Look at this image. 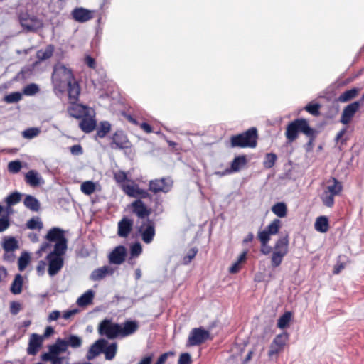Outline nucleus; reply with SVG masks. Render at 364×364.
Masks as SVG:
<instances>
[{
	"label": "nucleus",
	"instance_id": "obj_1",
	"mask_svg": "<svg viewBox=\"0 0 364 364\" xmlns=\"http://www.w3.org/2000/svg\"><path fill=\"white\" fill-rule=\"evenodd\" d=\"M139 328L136 320L127 319L123 323L114 322L112 318H103L97 326L100 336L108 340L124 338L133 335Z\"/></svg>",
	"mask_w": 364,
	"mask_h": 364
},
{
	"label": "nucleus",
	"instance_id": "obj_2",
	"mask_svg": "<svg viewBox=\"0 0 364 364\" xmlns=\"http://www.w3.org/2000/svg\"><path fill=\"white\" fill-rule=\"evenodd\" d=\"M51 79L55 90L63 92L67 87L70 101L75 102L78 100L80 87L74 77L73 70H53Z\"/></svg>",
	"mask_w": 364,
	"mask_h": 364
},
{
	"label": "nucleus",
	"instance_id": "obj_3",
	"mask_svg": "<svg viewBox=\"0 0 364 364\" xmlns=\"http://www.w3.org/2000/svg\"><path fill=\"white\" fill-rule=\"evenodd\" d=\"M258 132L255 127L247 130L230 136L226 146L232 149L255 148L257 145Z\"/></svg>",
	"mask_w": 364,
	"mask_h": 364
},
{
	"label": "nucleus",
	"instance_id": "obj_4",
	"mask_svg": "<svg viewBox=\"0 0 364 364\" xmlns=\"http://www.w3.org/2000/svg\"><path fill=\"white\" fill-rule=\"evenodd\" d=\"M311 127L305 118H296L289 122L285 131V136L288 144H291L299 136L300 133L310 134Z\"/></svg>",
	"mask_w": 364,
	"mask_h": 364
},
{
	"label": "nucleus",
	"instance_id": "obj_5",
	"mask_svg": "<svg viewBox=\"0 0 364 364\" xmlns=\"http://www.w3.org/2000/svg\"><path fill=\"white\" fill-rule=\"evenodd\" d=\"M18 21L25 33H36L43 28V21L37 16L28 11H20L18 14Z\"/></svg>",
	"mask_w": 364,
	"mask_h": 364
},
{
	"label": "nucleus",
	"instance_id": "obj_6",
	"mask_svg": "<svg viewBox=\"0 0 364 364\" xmlns=\"http://www.w3.org/2000/svg\"><path fill=\"white\" fill-rule=\"evenodd\" d=\"M67 250H53L50 252L46 259L48 262V273L50 277L55 276L63 267L64 255Z\"/></svg>",
	"mask_w": 364,
	"mask_h": 364
},
{
	"label": "nucleus",
	"instance_id": "obj_7",
	"mask_svg": "<svg viewBox=\"0 0 364 364\" xmlns=\"http://www.w3.org/2000/svg\"><path fill=\"white\" fill-rule=\"evenodd\" d=\"M288 235L279 237L276 242L271 257V265L273 268H277L282 264L284 257L288 253Z\"/></svg>",
	"mask_w": 364,
	"mask_h": 364
},
{
	"label": "nucleus",
	"instance_id": "obj_8",
	"mask_svg": "<svg viewBox=\"0 0 364 364\" xmlns=\"http://www.w3.org/2000/svg\"><path fill=\"white\" fill-rule=\"evenodd\" d=\"M45 239L49 242L54 243L53 250H68V240L65 235V231L58 227L50 228L45 236Z\"/></svg>",
	"mask_w": 364,
	"mask_h": 364
},
{
	"label": "nucleus",
	"instance_id": "obj_9",
	"mask_svg": "<svg viewBox=\"0 0 364 364\" xmlns=\"http://www.w3.org/2000/svg\"><path fill=\"white\" fill-rule=\"evenodd\" d=\"M1 246L4 251L3 260L7 262H14L16 259L14 252L20 247L19 242L14 236H4Z\"/></svg>",
	"mask_w": 364,
	"mask_h": 364
},
{
	"label": "nucleus",
	"instance_id": "obj_10",
	"mask_svg": "<svg viewBox=\"0 0 364 364\" xmlns=\"http://www.w3.org/2000/svg\"><path fill=\"white\" fill-rule=\"evenodd\" d=\"M210 338V333L203 327L194 328L189 333L188 346H199Z\"/></svg>",
	"mask_w": 364,
	"mask_h": 364
},
{
	"label": "nucleus",
	"instance_id": "obj_11",
	"mask_svg": "<svg viewBox=\"0 0 364 364\" xmlns=\"http://www.w3.org/2000/svg\"><path fill=\"white\" fill-rule=\"evenodd\" d=\"M137 231L144 242L146 244L151 243L156 233L154 222L149 218H146L142 221L141 225L137 227Z\"/></svg>",
	"mask_w": 364,
	"mask_h": 364
},
{
	"label": "nucleus",
	"instance_id": "obj_12",
	"mask_svg": "<svg viewBox=\"0 0 364 364\" xmlns=\"http://www.w3.org/2000/svg\"><path fill=\"white\" fill-rule=\"evenodd\" d=\"M173 187V181L171 178H161L151 180L149 183V190L154 193L163 192L168 193Z\"/></svg>",
	"mask_w": 364,
	"mask_h": 364
},
{
	"label": "nucleus",
	"instance_id": "obj_13",
	"mask_svg": "<svg viewBox=\"0 0 364 364\" xmlns=\"http://www.w3.org/2000/svg\"><path fill=\"white\" fill-rule=\"evenodd\" d=\"M121 188L123 191L130 197L140 200L146 198L151 200L152 198V196L147 190L141 188L136 183H132V184H122Z\"/></svg>",
	"mask_w": 364,
	"mask_h": 364
},
{
	"label": "nucleus",
	"instance_id": "obj_14",
	"mask_svg": "<svg viewBox=\"0 0 364 364\" xmlns=\"http://www.w3.org/2000/svg\"><path fill=\"white\" fill-rule=\"evenodd\" d=\"M112 141L109 144L112 149H126L131 147V142L127 135L121 129L117 130L111 137Z\"/></svg>",
	"mask_w": 364,
	"mask_h": 364
},
{
	"label": "nucleus",
	"instance_id": "obj_15",
	"mask_svg": "<svg viewBox=\"0 0 364 364\" xmlns=\"http://www.w3.org/2000/svg\"><path fill=\"white\" fill-rule=\"evenodd\" d=\"M127 255V251L125 246L118 245L109 254V262L112 264L119 265L125 261Z\"/></svg>",
	"mask_w": 364,
	"mask_h": 364
},
{
	"label": "nucleus",
	"instance_id": "obj_16",
	"mask_svg": "<svg viewBox=\"0 0 364 364\" xmlns=\"http://www.w3.org/2000/svg\"><path fill=\"white\" fill-rule=\"evenodd\" d=\"M68 348L62 338H58L55 341L48 346V351L43 353L41 357L61 355L62 353H66Z\"/></svg>",
	"mask_w": 364,
	"mask_h": 364
},
{
	"label": "nucleus",
	"instance_id": "obj_17",
	"mask_svg": "<svg viewBox=\"0 0 364 364\" xmlns=\"http://www.w3.org/2000/svg\"><path fill=\"white\" fill-rule=\"evenodd\" d=\"M360 108L358 104L354 101L347 105L343 109L340 122L344 125L349 124Z\"/></svg>",
	"mask_w": 364,
	"mask_h": 364
},
{
	"label": "nucleus",
	"instance_id": "obj_18",
	"mask_svg": "<svg viewBox=\"0 0 364 364\" xmlns=\"http://www.w3.org/2000/svg\"><path fill=\"white\" fill-rule=\"evenodd\" d=\"M132 211L139 219L146 220L151 214V209L140 199H136L130 204Z\"/></svg>",
	"mask_w": 364,
	"mask_h": 364
},
{
	"label": "nucleus",
	"instance_id": "obj_19",
	"mask_svg": "<svg viewBox=\"0 0 364 364\" xmlns=\"http://www.w3.org/2000/svg\"><path fill=\"white\" fill-rule=\"evenodd\" d=\"M71 15L75 21L85 23L94 18V11L83 7H77L72 11Z\"/></svg>",
	"mask_w": 364,
	"mask_h": 364
},
{
	"label": "nucleus",
	"instance_id": "obj_20",
	"mask_svg": "<svg viewBox=\"0 0 364 364\" xmlns=\"http://www.w3.org/2000/svg\"><path fill=\"white\" fill-rule=\"evenodd\" d=\"M43 336L33 333L31 335L28 346L27 348V353L30 355H36L43 345Z\"/></svg>",
	"mask_w": 364,
	"mask_h": 364
},
{
	"label": "nucleus",
	"instance_id": "obj_21",
	"mask_svg": "<svg viewBox=\"0 0 364 364\" xmlns=\"http://www.w3.org/2000/svg\"><path fill=\"white\" fill-rule=\"evenodd\" d=\"M134 220L124 216L118 223L117 235L120 237H127L133 229Z\"/></svg>",
	"mask_w": 364,
	"mask_h": 364
},
{
	"label": "nucleus",
	"instance_id": "obj_22",
	"mask_svg": "<svg viewBox=\"0 0 364 364\" xmlns=\"http://www.w3.org/2000/svg\"><path fill=\"white\" fill-rule=\"evenodd\" d=\"M102 343H105V338H100L90 346L86 354V358L88 360H92L102 353Z\"/></svg>",
	"mask_w": 364,
	"mask_h": 364
},
{
	"label": "nucleus",
	"instance_id": "obj_23",
	"mask_svg": "<svg viewBox=\"0 0 364 364\" xmlns=\"http://www.w3.org/2000/svg\"><path fill=\"white\" fill-rule=\"evenodd\" d=\"M114 269L108 266L105 265L102 267L94 269L90 275V279L92 281H100L105 278L107 275L113 274Z\"/></svg>",
	"mask_w": 364,
	"mask_h": 364
},
{
	"label": "nucleus",
	"instance_id": "obj_24",
	"mask_svg": "<svg viewBox=\"0 0 364 364\" xmlns=\"http://www.w3.org/2000/svg\"><path fill=\"white\" fill-rule=\"evenodd\" d=\"M72 106L68 108L69 114L75 119L82 118L88 114V107L81 104L71 102Z\"/></svg>",
	"mask_w": 364,
	"mask_h": 364
},
{
	"label": "nucleus",
	"instance_id": "obj_25",
	"mask_svg": "<svg viewBox=\"0 0 364 364\" xmlns=\"http://www.w3.org/2000/svg\"><path fill=\"white\" fill-rule=\"evenodd\" d=\"M117 348L118 345L117 342L113 341L110 343L105 338V343H102V353L105 355V360H113L116 356Z\"/></svg>",
	"mask_w": 364,
	"mask_h": 364
},
{
	"label": "nucleus",
	"instance_id": "obj_26",
	"mask_svg": "<svg viewBox=\"0 0 364 364\" xmlns=\"http://www.w3.org/2000/svg\"><path fill=\"white\" fill-rule=\"evenodd\" d=\"M54 54V46L49 44L46 46L45 48H41L36 52L37 60L33 63V65H36L38 63L45 61L51 58Z\"/></svg>",
	"mask_w": 364,
	"mask_h": 364
},
{
	"label": "nucleus",
	"instance_id": "obj_27",
	"mask_svg": "<svg viewBox=\"0 0 364 364\" xmlns=\"http://www.w3.org/2000/svg\"><path fill=\"white\" fill-rule=\"evenodd\" d=\"M62 339L64 340V343H65L67 348H79L82 346L83 342L82 338L80 336L72 333L62 338Z\"/></svg>",
	"mask_w": 364,
	"mask_h": 364
},
{
	"label": "nucleus",
	"instance_id": "obj_28",
	"mask_svg": "<svg viewBox=\"0 0 364 364\" xmlns=\"http://www.w3.org/2000/svg\"><path fill=\"white\" fill-rule=\"evenodd\" d=\"M25 181L29 186L36 187L41 184L42 177L37 171L30 170L26 173Z\"/></svg>",
	"mask_w": 364,
	"mask_h": 364
},
{
	"label": "nucleus",
	"instance_id": "obj_29",
	"mask_svg": "<svg viewBox=\"0 0 364 364\" xmlns=\"http://www.w3.org/2000/svg\"><path fill=\"white\" fill-rule=\"evenodd\" d=\"M23 278L21 274H16L10 286V291L14 294H20L22 292Z\"/></svg>",
	"mask_w": 364,
	"mask_h": 364
},
{
	"label": "nucleus",
	"instance_id": "obj_30",
	"mask_svg": "<svg viewBox=\"0 0 364 364\" xmlns=\"http://www.w3.org/2000/svg\"><path fill=\"white\" fill-rule=\"evenodd\" d=\"M247 163V156L245 155L236 156L230 164V171L235 173L239 171Z\"/></svg>",
	"mask_w": 364,
	"mask_h": 364
},
{
	"label": "nucleus",
	"instance_id": "obj_31",
	"mask_svg": "<svg viewBox=\"0 0 364 364\" xmlns=\"http://www.w3.org/2000/svg\"><path fill=\"white\" fill-rule=\"evenodd\" d=\"M94 296L95 291L92 289H88L78 297L77 299V304L80 307H85L92 303Z\"/></svg>",
	"mask_w": 364,
	"mask_h": 364
},
{
	"label": "nucleus",
	"instance_id": "obj_32",
	"mask_svg": "<svg viewBox=\"0 0 364 364\" xmlns=\"http://www.w3.org/2000/svg\"><path fill=\"white\" fill-rule=\"evenodd\" d=\"M314 228L321 233H326L329 229V220L327 216H318L315 221Z\"/></svg>",
	"mask_w": 364,
	"mask_h": 364
},
{
	"label": "nucleus",
	"instance_id": "obj_33",
	"mask_svg": "<svg viewBox=\"0 0 364 364\" xmlns=\"http://www.w3.org/2000/svg\"><path fill=\"white\" fill-rule=\"evenodd\" d=\"M111 124L108 121H101L96 127L97 132L95 139L97 138L102 139L111 131Z\"/></svg>",
	"mask_w": 364,
	"mask_h": 364
},
{
	"label": "nucleus",
	"instance_id": "obj_34",
	"mask_svg": "<svg viewBox=\"0 0 364 364\" xmlns=\"http://www.w3.org/2000/svg\"><path fill=\"white\" fill-rule=\"evenodd\" d=\"M360 92V89L358 87H353L349 90H346L341 93L337 99V101L340 102H347L357 97Z\"/></svg>",
	"mask_w": 364,
	"mask_h": 364
},
{
	"label": "nucleus",
	"instance_id": "obj_35",
	"mask_svg": "<svg viewBox=\"0 0 364 364\" xmlns=\"http://www.w3.org/2000/svg\"><path fill=\"white\" fill-rule=\"evenodd\" d=\"M24 205L32 211H38L41 208L39 200L31 195H26L23 200Z\"/></svg>",
	"mask_w": 364,
	"mask_h": 364
},
{
	"label": "nucleus",
	"instance_id": "obj_36",
	"mask_svg": "<svg viewBox=\"0 0 364 364\" xmlns=\"http://www.w3.org/2000/svg\"><path fill=\"white\" fill-rule=\"evenodd\" d=\"M82 131L85 133H90L96 129L97 123L92 118H82L79 124Z\"/></svg>",
	"mask_w": 364,
	"mask_h": 364
},
{
	"label": "nucleus",
	"instance_id": "obj_37",
	"mask_svg": "<svg viewBox=\"0 0 364 364\" xmlns=\"http://www.w3.org/2000/svg\"><path fill=\"white\" fill-rule=\"evenodd\" d=\"M271 210L279 218H284L287 214V205L284 202H277L274 204Z\"/></svg>",
	"mask_w": 364,
	"mask_h": 364
},
{
	"label": "nucleus",
	"instance_id": "obj_38",
	"mask_svg": "<svg viewBox=\"0 0 364 364\" xmlns=\"http://www.w3.org/2000/svg\"><path fill=\"white\" fill-rule=\"evenodd\" d=\"M292 318V313L289 311H285L277 320V326L280 329H284L287 328Z\"/></svg>",
	"mask_w": 364,
	"mask_h": 364
},
{
	"label": "nucleus",
	"instance_id": "obj_39",
	"mask_svg": "<svg viewBox=\"0 0 364 364\" xmlns=\"http://www.w3.org/2000/svg\"><path fill=\"white\" fill-rule=\"evenodd\" d=\"M31 262V255L28 251H23L18 259V268L20 272H23L28 267Z\"/></svg>",
	"mask_w": 364,
	"mask_h": 364
},
{
	"label": "nucleus",
	"instance_id": "obj_40",
	"mask_svg": "<svg viewBox=\"0 0 364 364\" xmlns=\"http://www.w3.org/2000/svg\"><path fill=\"white\" fill-rule=\"evenodd\" d=\"M331 181L332 184L328 186V192L335 196L339 195L343 190L342 183L334 177L331 178L330 182Z\"/></svg>",
	"mask_w": 364,
	"mask_h": 364
},
{
	"label": "nucleus",
	"instance_id": "obj_41",
	"mask_svg": "<svg viewBox=\"0 0 364 364\" xmlns=\"http://www.w3.org/2000/svg\"><path fill=\"white\" fill-rule=\"evenodd\" d=\"M321 104L314 101H311L305 107L304 109L311 115L318 117L320 115Z\"/></svg>",
	"mask_w": 364,
	"mask_h": 364
},
{
	"label": "nucleus",
	"instance_id": "obj_42",
	"mask_svg": "<svg viewBox=\"0 0 364 364\" xmlns=\"http://www.w3.org/2000/svg\"><path fill=\"white\" fill-rule=\"evenodd\" d=\"M22 194L18 191H14L5 198L6 206H13L21 200Z\"/></svg>",
	"mask_w": 364,
	"mask_h": 364
},
{
	"label": "nucleus",
	"instance_id": "obj_43",
	"mask_svg": "<svg viewBox=\"0 0 364 364\" xmlns=\"http://www.w3.org/2000/svg\"><path fill=\"white\" fill-rule=\"evenodd\" d=\"M22 97L23 93L21 92H12L4 97V101L8 104L16 103L22 99Z\"/></svg>",
	"mask_w": 364,
	"mask_h": 364
},
{
	"label": "nucleus",
	"instance_id": "obj_44",
	"mask_svg": "<svg viewBox=\"0 0 364 364\" xmlns=\"http://www.w3.org/2000/svg\"><path fill=\"white\" fill-rule=\"evenodd\" d=\"M289 338V335L287 332H282L280 334H278L276 336V337L274 338L272 343L273 346H276L277 347L282 349L283 347L285 346L286 341H287Z\"/></svg>",
	"mask_w": 364,
	"mask_h": 364
},
{
	"label": "nucleus",
	"instance_id": "obj_45",
	"mask_svg": "<svg viewBox=\"0 0 364 364\" xmlns=\"http://www.w3.org/2000/svg\"><path fill=\"white\" fill-rule=\"evenodd\" d=\"M277 159V156L274 153H267L264 156L263 166L265 168L269 169L272 168Z\"/></svg>",
	"mask_w": 364,
	"mask_h": 364
},
{
	"label": "nucleus",
	"instance_id": "obj_46",
	"mask_svg": "<svg viewBox=\"0 0 364 364\" xmlns=\"http://www.w3.org/2000/svg\"><path fill=\"white\" fill-rule=\"evenodd\" d=\"M26 227L29 230H41L43 224L39 217H33L26 223Z\"/></svg>",
	"mask_w": 364,
	"mask_h": 364
},
{
	"label": "nucleus",
	"instance_id": "obj_47",
	"mask_svg": "<svg viewBox=\"0 0 364 364\" xmlns=\"http://www.w3.org/2000/svg\"><path fill=\"white\" fill-rule=\"evenodd\" d=\"M281 225V220L278 218H276L270 224H269L264 229H266V230H267V232L271 235H274L279 232Z\"/></svg>",
	"mask_w": 364,
	"mask_h": 364
},
{
	"label": "nucleus",
	"instance_id": "obj_48",
	"mask_svg": "<svg viewBox=\"0 0 364 364\" xmlns=\"http://www.w3.org/2000/svg\"><path fill=\"white\" fill-rule=\"evenodd\" d=\"M317 134L318 131L313 127H311V132L310 134H305L306 136L309 137V141L304 145V149L307 152H310L313 150L314 141L316 138Z\"/></svg>",
	"mask_w": 364,
	"mask_h": 364
},
{
	"label": "nucleus",
	"instance_id": "obj_49",
	"mask_svg": "<svg viewBox=\"0 0 364 364\" xmlns=\"http://www.w3.org/2000/svg\"><path fill=\"white\" fill-rule=\"evenodd\" d=\"M142 252V245L139 242H135L129 247L130 259L139 257Z\"/></svg>",
	"mask_w": 364,
	"mask_h": 364
},
{
	"label": "nucleus",
	"instance_id": "obj_50",
	"mask_svg": "<svg viewBox=\"0 0 364 364\" xmlns=\"http://www.w3.org/2000/svg\"><path fill=\"white\" fill-rule=\"evenodd\" d=\"M39 86L36 83H30L24 86L23 89V95L26 96H33L39 92Z\"/></svg>",
	"mask_w": 364,
	"mask_h": 364
},
{
	"label": "nucleus",
	"instance_id": "obj_51",
	"mask_svg": "<svg viewBox=\"0 0 364 364\" xmlns=\"http://www.w3.org/2000/svg\"><path fill=\"white\" fill-rule=\"evenodd\" d=\"M95 183L92 181H87L81 184V191L86 195H90L95 191Z\"/></svg>",
	"mask_w": 364,
	"mask_h": 364
},
{
	"label": "nucleus",
	"instance_id": "obj_52",
	"mask_svg": "<svg viewBox=\"0 0 364 364\" xmlns=\"http://www.w3.org/2000/svg\"><path fill=\"white\" fill-rule=\"evenodd\" d=\"M8 171L11 173H18L22 168V162L18 160H14L8 164Z\"/></svg>",
	"mask_w": 364,
	"mask_h": 364
},
{
	"label": "nucleus",
	"instance_id": "obj_53",
	"mask_svg": "<svg viewBox=\"0 0 364 364\" xmlns=\"http://www.w3.org/2000/svg\"><path fill=\"white\" fill-rule=\"evenodd\" d=\"M39 133H40L39 128L30 127V128L26 129L24 131H23L22 136L25 139H31L36 137V136H38Z\"/></svg>",
	"mask_w": 364,
	"mask_h": 364
},
{
	"label": "nucleus",
	"instance_id": "obj_54",
	"mask_svg": "<svg viewBox=\"0 0 364 364\" xmlns=\"http://www.w3.org/2000/svg\"><path fill=\"white\" fill-rule=\"evenodd\" d=\"M65 357L61 355L43 356L41 357L43 362H50L51 364H63Z\"/></svg>",
	"mask_w": 364,
	"mask_h": 364
},
{
	"label": "nucleus",
	"instance_id": "obj_55",
	"mask_svg": "<svg viewBox=\"0 0 364 364\" xmlns=\"http://www.w3.org/2000/svg\"><path fill=\"white\" fill-rule=\"evenodd\" d=\"M198 248L197 247H192L191 248L186 255L183 258V264L185 265H187L190 264L192 261V259L196 257L197 252H198Z\"/></svg>",
	"mask_w": 364,
	"mask_h": 364
},
{
	"label": "nucleus",
	"instance_id": "obj_56",
	"mask_svg": "<svg viewBox=\"0 0 364 364\" xmlns=\"http://www.w3.org/2000/svg\"><path fill=\"white\" fill-rule=\"evenodd\" d=\"M334 196L332 193L325 192L321 196L323 204L326 207H332L334 204Z\"/></svg>",
	"mask_w": 364,
	"mask_h": 364
},
{
	"label": "nucleus",
	"instance_id": "obj_57",
	"mask_svg": "<svg viewBox=\"0 0 364 364\" xmlns=\"http://www.w3.org/2000/svg\"><path fill=\"white\" fill-rule=\"evenodd\" d=\"M257 237L261 242V245L268 244L271 239V235L264 229L258 232Z\"/></svg>",
	"mask_w": 364,
	"mask_h": 364
},
{
	"label": "nucleus",
	"instance_id": "obj_58",
	"mask_svg": "<svg viewBox=\"0 0 364 364\" xmlns=\"http://www.w3.org/2000/svg\"><path fill=\"white\" fill-rule=\"evenodd\" d=\"M114 179L117 183L122 184H125L124 182L129 181L128 176L126 172L123 171H119L117 173L114 174Z\"/></svg>",
	"mask_w": 364,
	"mask_h": 364
},
{
	"label": "nucleus",
	"instance_id": "obj_59",
	"mask_svg": "<svg viewBox=\"0 0 364 364\" xmlns=\"http://www.w3.org/2000/svg\"><path fill=\"white\" fill-rule=\"evenodd\" d=\"M10 225V219L8 215H3L0 217V232L5 231Z\"/></svg>",
	"mask_w": 364,
	"mask_h": 364
},
{
	"label": "nucleus",
	"instance_id": "obj_60",
	"mask_svg": "<svg viewBox=\"0 0 364 364\" xmlns=\"http://www.w3.org/2000/svg\"><path fill=\"white\" fill-rule=\"evenodd\" d=\"M192 358L189 353H182L178 358V364H191Z\"/></svg>",
	"mask_w": 364,
	"mask_h": 364
},
{
	"label": "nucleus",
	"instance_id": "obj_61",
	"mask_svg": "<svg viewBox=\"0 0 364 364\" xmlns=\"http://www.w3.org/2000/svg\"><path fill=\"white\" fill-rule=\"evenodd\" d=\"M174 353L173 351H168L162 353L157 359L154 364H164L169 356H173Z\"/></svg>",
	"mask_w": 364,
	"mask_h": 364
},
{
	"label": "nucleus",
	"instance_id": "obj_62",
	"mask_svg": "<svg viewBox=\"0 0 364 364\" xmlns=\"http://www.w3.org/2000/svg\"><path fill=\"white\" fill-rule=\"evenodd\" d=\"M21 305L18 301H11L10 304V312L12 315H16L19 313Z\"/></svg>",
	"mask_w": 364,
	"mask_h": 364
},
{
	"label": "nucleus",
	"instance_id": "obj_63",
	"mask_svg": "<svg viewBox=\"0 0 364 364\" xmlns=\"http://www.w3.org/2000/svg\"><path fill=\"white\" fill-rule=\"evenodd\" d=\"M78 312H79V309L77 308H74V309L65 310L61 314H62V317L64 319L68 320L70 318H71L73 316L77 314Z\"/></svg>",
	"mask_w": 364,
	"mask_h": 364
},
{
	"label": "nucleus",
	"instance_id": "obj_64",
	"mask_svg": "<svg viewBox=\"0 0 364 364\" xmlns=\"http://www.w3.org/2000/svg\"><path fill=\"white\" fill-rule=\"evenodd\" d=\"M70 153L74 156H79L83 154V149L80 144H75L70 147Z\"/></svg>",
	"mask_w": 364,
	"mask_h": 364
}]
</instances>
